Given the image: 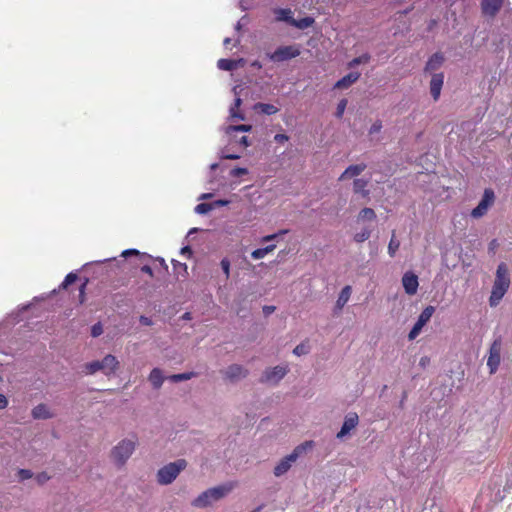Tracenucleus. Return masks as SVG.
I'll return each mask as SVG.
<instances>
[{
  "mask_svg": "<svg viewBox=\"0 0 512 512\" xmlns=\"http://www.w3.org/2000/svg\"><path fill=\"white\" fill-rule=\"evenodd\" d=\"M504 0H482L481 11L482 14L488 17H495L501 10Z\"/></svg>",
  "mask_w": 512,
  "mask_h": 512,
  "instance_id": "13",
  "label": "nucleus"
},
{
  "mask_svg": "<svg viewBox=\"0 0 512 512\" xmlns=\"http://www.w3.org/2000/svg\"><path fill=\"white\" fill-rule=\"evenodd\" d=\"M275 309H276L275 306L265 305L263 307V313H264L265 316H269L270 314H272L275 311Z\"/></svg>",
  "mask_w": 512,
  "mask_h": 512,
  "instance_id": "48",
  "label": "nucleus"
},
{
  "mask_svg": "<svg viewBox=\"0 0 512 512\" xmlns=\"http://www.w3.org/2000/svg\"><path fill=\"white\" fill-rule=\"evenodd\" d=\"M370 60V55L369 54H363L359 57H355L354 59H352L349 63H348V67L349 68H353L357 65H360V64H366L368 63Z\"/></svg>",
  "mask_w": 512,
  "mask_h": 512,
  "instance_id": "30",
  "label": "nucleus"
},
{
  "mask_svg": "<svg viewBox=\"0 0 512 512\" xmlns=\"http://www.w3.org/2000/svg\"><path fill=\"white\" fill-rule=\"evenodd\" d=\"M495 202V193L491 188H486L484 190L483 196L479 204L471 211V217L478 219L483 217L488 209Z\"/></svg>",
  "mask_w": 512,
  "mask_h": 512,
  "instance_id": "6",
  "label": "nucleus"
},
{
  "mask_svg": "<svg viewBox=\"0 0 512 512\" xmlns=\"http://www.w3.org/2000/svg\"><path fill=\"white\" fill-rule=\"evenodd\" d=\"M140 322L143 325H151L152 324V321L148 317H145V316L140 317Z\"/></svg>",
  "mask_w": 512,
  "mask_h": 512,
  "instance_id": "53",
  "label": "nucleus"
},
{
  "mask_svg": "<svg viewBox=\"0 0 512 512\" xmlns=\"http://www.w3.org/2000/svg\"><path fill=\"white\" fill-rule=\"evenodd\" d=\"M347 99H341L337 105V108H336V112H335V116L337 118H342L344 112H345V109L347 107Z\"/></svg>",
  "mask_w": 512,
  "mask_h": 512,
  "instance_id": "34",
  "label": "nucleus"
},
{
  "mask_svg": "<svg viewBox=\"0 0 512 512\" xmlns=\"http://www.w3.org/2000/svg\"><path fill=\"white\" fill-rule=\"evenodd\" d=\"M102 332H103V331H102L101 324H100V322H98V331H97L98 336H99L100 334H102Z\"/></svg>",
  "mask_w": 512,
  "mask_h": 512,
  "instance_id": "64",
  "label": "nucleus"
},
{
  "mask_svg": "<svg viewBox=\"0 0 512 512\" xmlns=\"http://www.w3.org/2000/svg\"><path fill=\"white\" fill-rule=\"evenodd\" d=\"M213 210V204L211 203H200L195 207V212L198 214H207Z\"/></svg>",
  "mask_w": 512,
  "mask_h": 512,
  "instance_id": "32",
  "label": "nucleus"
},
{
  "mask_svg": "<svg viewBox=\"0 0 512 512\" xmlns=\"http://www.w3.org/2000/svg\"><path fill=\"white\" fill-rule=\"evenodd\" d=\"M367 168V165L365 163H360L356 165H350L348 166L345 171L340 175L339 181H343L348 178L357 177L360 175L365 169Z\"/></svg>",
  "mask_w": 512,
  "mask_h": 512,
  "instance_id": "17",
  "label": "nucleus"
},
{
  "mask_svg": "<svg viewBox=\"0 0 512 512\" xmlns=\"http://www.w3.org/2000/svg\"><path fill=\"white\" fill-rule=\"evenodd\" d=\"M287 372V366H276L274 368L267 369L264 372L261 381L277 383L287 374Z\"/></svg>",
  "mask_w": 512,
  "mask_h": 512,
  "instance_id": "9",
  "label": "nucleus"
},
{
  "mask_svg": "<svg viewBox=\"0 0 512 512\" xmlns=\"http://www.w3.org/2000/svg\"><path fill=\"white\" fill-rule=\"evenodd\" d=\"M445 61L444 55L441 52L434 53L426 62L424 72L432 73L441 68Z\"/></svg>",
  "mask_w": 512,
  "mask_h": 512,
  "instance_id": "15",
  "label": "nucleus"
},
{
  "mask_svg": "<svg viewBox=\"0 0 512 512\" xmlns=\"http://www.w3.org/2000/svg\"><path fill=\"white\" fill-rule=\"evenodd\" d=\"M435 312V308L431 305L425 307L421 314L419 315L415 325L423 328L431 319L432 315Z\"/></svg>",
  "mask_w": 512,
  "mask_h": 512,
  "instance_id": "22",
  "label": "nucleus"
},
{
  "mask_svg": "<svg viewBox=\"0 0 512 512\" xmlns=\"http://www.w3.org/2000/svg\"><path fill=\"white\" fill-rule=\"evenodd\" d=\"M351 293H352V288L350 285H346L345 287L342 288L341 292L339 293L336 304H335V311H341L343 309V307L349 301Z\"/></svg>",
  "mask_w": 512,
  "mask_h": 512,
  "instance_id": "19",
  "label": "nucleus"
},
{
  "mask_svg": "<svg viewBox=\"0 0 512 512\" xmlns=\"http://www.w3.org/2000/svg\"><path fill=\"white\" fill-rule=\"evenodd\" d=\"M89 373L93 374L96 371V362H91L88 367Z\"/></svg>",
  "mask_w": 512,
  "mask_h": 512,
  "instance_id": "55",
  "label": "nucleus"
},
{
  "mask_svg": "<svg viewBox=\"0 0 512 512\" xmlns=\"http://www.w3.org/2000/svg\"><path fill=\"white\" fill-rule=\"evenodd\" d=\"M232 489L231 485H220L217 487L209 488L203 493H201L197 498H195L192 502L193 506L204 508L212 503L224 498Z\"/></svg>",
  "mask_w": 512,
  "mask_h": 512,
  "instance_id": "2",
  "label": "nucleus"
},
{
  "mask_svg": "<svg viewBox=\"0 0 512 512\" xmlns=\"http://www.w3.org/2000/svg\"><path fill=\"white\" fill-rule=\"evenodd\" d=\"M76 279H77V275H76L75 273H72V272H71V273H69V274L65 277V279H64V281L62 282L61 286H62L63 288H67L70 284H72L73 282H75V281H76Z\"/></svg>",
  "mask_w": 512,
  "mask_h": 512,
  "instance_id": "39",
  "label": "nucleus"
},
{
  "mask_svg": "<svg viewBox=\"0 0 512 512\" xmlns=\"http://www.w3.org/2000/svg\"><path fill=\"white\" fill-rule=\"evenodd\" d=\"M50 479V476L46 472H41L36 476L38 484L43 485Z\"/></svg>",
  "mask_w": 512,
  "mask_h": 512,
  "instance_id": "43",
  "label": "nucleus"
},
{
  "mask_svg": "<svg viewBox=\"0 0 512 512\" xmlns=\"http://www.w3.org/2000/svg\"><path fill=\"white\" fill-rule=\"evenodd\" d=\"M381 129H382V122L380 120H377L370 127L369 133L370 134H375V133L380 132Z\"/></svg>",
  "mask_w": 512,
  "mask_h": 512,
  "instance_id": "44",
  "label": "nucleus"
},
{
  "mask_svg": "<svg viewBox=\"0 0 512 512\" xmlns=\"http://www.w3.org/2000/svg\"><path fill=\"white\" fill-rule=\"evenodd\" d=\"M241 103H242V100L239 97H237L234 101V107L231 108L230 112H231L232 117H236V118L243 120L244 119L243 115L238 114L236 112V109H238L240 107Z\"/></svg>",
  "mask_w": 512,
  "mask_h": 512,
  "instance_id": "36",
  "label": "nucleus"
},
{
  "mask_svg": "<svg viewBox=\"0 0 512 512\" xmlns=\"http://www.w3.org/2000/svg\"><path fill=\"white\" fill-rule=\"evenodd\" d=\"M400 247V241L397 240L395 231L392 232L391 239L388 244V254L390 257H394Z\"/></svg>",
  "mask_w": 512,
  "mask_h": 512,
  "instance_id": "27",
  "label": "nucleus"
},
{
  "mask_svg": "<svg viewBox=\"0 0 512 512\" xmlns=\"http://www.w3.org/2000/svg\"><path fill=\"white\" fill-rule=\"evenodd\" d=\"M422 328L415 325L412 327V329L410 330L409 334H408V339L409 340H414L421 332Z\"/></svg>",
  "mask_w": 512,
  "mask_h": 512,
  "instance_id": "41",
  "label": "nucleus"
},
{
  "mask_svg": "<svg viewBox=\"0 0 512 512\" xmlns=\"http://www.w3.org/2000/svg\"><path fill=\"white\" fill-rule=\"evenodd\" d=\"M197 376V373L195 372H186V373H180V374H173L169 377V379L172 381V382H180V381H185V380H190L191 378Z\"/></svg>",
  "mask_w": 512,
  "mask_h": 512,
  "instance_id": "28",
  "label": "nucleus"
},
{
  "mask_svg": "<svg viewBox=\"0 0 512 512\" xmlns=\"http://www.w3.org/2000/svg\"><path fill=\"white\" fill-rule=\"evenodd\" d=\"M238 142H239V144H240L242 147H244V148H246V147H248V146L250 145V143L248 142V138H247L246 136H242V137L239 139V141H238Z\"/></svg>",
  "mask_w": 512,
  "mask_h": 512,
  "instance_id": "52",
  "label": "nucleus"
},
{
  "mask_svg": "<svg viewBox=\"0 0 512 512\" xmlns=\"http://www.w3.org/2000/svg\"><path fill=\"white\" fill-rule=\"evenodd\" d=\"M510 287L509 270L505 263H500L496 270L495 280L489 297V305L496 307Z\"/></svg>",
  "mask_w": 512,
  "mask_h": 512,
  "instance_id": "1",
  "label": "nucleus"
},
{
  "mask_svg": "<svg viewBox=\"0 0 512 512\" xmlns=\"http://www.w3.org/2000/svg\"><path fill=\"white\" fill-rule=\"evenodd\" d=\"M300 51L295 46H281L273 53L268 54V57L273 62H283L297 57Z\"/></svg>",
  "mask_w": 512,
  "mask_h": 512,
  "instance_id": "7",
  "label": "nucleus"
},
{
  "mask_svg": "<svg viewBox=\"0 0 512 512\" xmlns=\"http://www.w3.org/2000/svg\"><path fill=\"white\" fill-rule=\"evenodd\" d=\"M211 196H212V195H211L210 193L202 194V195L200 196V199H208V198H210Z\"/></svg>",
  "mask_w": 512,
  "mask_h": 512,
  "instance_id": "63",
  "label": "nucleus"
},
{
  "mask_svg": "<svg viewBox=\"0 0 512 512\" xmlns=\"http://www.w3.org/2000/svg\"><path fill=\"white\" fill-rule=\"evenodd\" d=\"M289 140V137L286 135V134H276L274 136V141L277 142V143H284V142H287Z\"/></svg>",
  "mask_w": 512,
  "mask_h": 512,
  "instance_id": "45",
  "label": "nucleus"
},
{
  "mask_svg": "<svg viewBox=\"0 0 512 512\" xmlns=\"http://www.w3.org/2000/svg\"><path fill=\"white\" fill-rule=\"evenodd\" d=\"M141 271H142L143 273H146V274H148L149 276L153 277V270H152V268H151L149 265H143V266L141 267Z\"/></svg>",
  "mask_w": 512,
  "mask_h": 512,
  "instance_id": "50",
  "label": "nucleus"
},
{
  "mask_svg": "<svg viewBox=\"0 0 512 512\" xmlns=\"http://www.w3.org/2000/svg\"><path fill=\"white\" fill-rule=\"evenodd\" d=\"M182 254H187L188 256L192 255V250L189 246H185L181 249Z\"/></svg>",
  "mask_w": 512,
  "mask_h": 512,
  "instance_id": "54",
  "label": "nucleus"
},
{
  "mask_svg": "<svg viewBox=\"0 0 512 512\" xmlns=\"http://www.w3.org/2000/svg\"><path fill=\"white\" fill-rule=\"evenodd\" d=\"M86 283H87V280L82 283L81 287H80V298H81V302H83V295H84V290H85V287H86Z\"/></svg>",
  "mask_w": 512,
  "mask_h": 512,
  "instance_id": "56",
  "label": "nucleus"
},
{
  "mask_svg": "<svg viewBox=\"0 0 512 512\" xmlns=\"http://www.w3.org/2000/svg\"><path fill=\"white\" fill-rule=\"evenodd\" d=\"M217 67L220 70L224 71H232L238 67V61L232 59H219L217 62Z\"/></svg>",
  "mask_w": 512,
  "mask_h": 512,
  "instance_id": "25",
  "label": "nucleus"
},
{
  "mask_svg": "<svg viewBox=\"0 0 512 512\" xmlns=\"http://www.w3.org/2000/svg\"><path fill=\"white\" fill-rule=\"evenodd\" d=\"M402 285L408 295L412 296L416 294L419 286L418 276L411 271L404 273L402 277Z\"/></svg>",
  "mask_w": 512,
  "mask_h": 512,
  "instance_id": "10",
  "label": "nucleus"
},
{
  "mask_svg": "<svg viewBox=\"0 0 512 512\" xmlns=\"http://www.w3.org/2000/svg\"><path fill=\"white\" fill-rule=\"evenodd\" d=\"M359 423V417L357 413L350 412L345 416L343 425L340 431L337 433V438L342 439L346 436L351 430L355 429Z\"/></svg>",
  "mask_w": 512,
  "mask_h": 512,
  "instance_id": "11",
  "label": "nucleus"
},
{
  "mask_svg": "<svg viewBox=\"0 0 512 512\" xmlns=\"http://www.w3.org/2000/svg\"><path fill=\"white\" fill-rule=\"evenodd\" d=\"M369 181L363 178H357L353 181V192L355 194H361L363 197L369 196V190L367 189Z\"/></svg>",
  "mask_w": 512,
  "mask_h": 512,
  "instance_id": "21",
  "label": "nucleus"
},
{
  "mask_svg": "<svg viewBox=\"0 0 512 512\" xmlns=\"http://www.w3.org/2000/svg\"><path fill=\"white\" fill-rule=\"evenodd\" d=\"M8 403L9 401L7 397L4 394L0 393V410L5 409L8 406Z\"/></svg>",
  "mask_w": 512,
  "mask_h": 512,
  "instance_id": "47",
  "label": "nucleus"
},
{
  "mask_svg": "<svg viewBox=\"0 0 512 512\" xmlns=\"http://www.w3.org/2000/svg\"><path fill=\"white\" fill-rule=\"evenodd\" d=\"M252 66H253V67H256V68H258V69H260V68L262 67V65H261V63H260L259 61H254V62L252 63Z\"/></svg>",
  "mask_w": 512,
  "mask_h": 512,
  "instance_id": "59",
  "label": "nucleus"
},
{
  "mask_svg": "<svg viewBox=\"0 0 512 512\" xmlns=\"http://www.w3.org/2000/svg\"><path fill=\"white\" fill-rule=\"evenodd\" d=\"M225 377L231 381H236L241 378L246 377L247 370L244 369L241 365L233 364L230 365L224 372Z\"/></svg>",
  "mask_w": 512,
  "mask_h": 512,
  "instance_id": "16",
  "label": "nucleus"
},
{
  "mask_svg": "<svg viewBox=\"0 0 512 512\" xmlns=\"http://www.w3.org/2000/svg\"><path fill=\"white\" fill-rule=\"evenodd\" d=\"M248 173V170L246 168H235L233 169L232 171V175L233 176H241V175H246Z\"/></svg>",
  "mask_w": 512,
  "mask_h": 512,
  "instance_id": "46",
  "label": "nucleus"
},
{
  "mask_svg": "<svg viewBox=\"0 0 512 512\" xmlns=\"http://www.w3.org/2000/svg\"><path fill=\"white\" fill-rule=\"evenodd\" d=\"M18 477L21 481L28 480L33 477V473L29 469H19Z\"/></svg>",
  "mask_w": 512,
  "mask_h": 512,
  "instance_id": "38",
  "label": "nucleus"
},
{
  "mask_svg": "<svg viewBox=\"0 0 512 512\" xmlns=\"http://www.w3.org/2000/svg\"><path fill=\"white\" fill-rule=\"evenodd\" d=\"M230 43H231V39L230 38H225L224 41H223V44H224L225 47H228Z\"/></svg>",
  "mask_w": 512,
  "mask_h": 512,
  "instance_id": "62",
  "label": "nucleus"
},
{
  "mask_svg": "<svg viewBox=\"0 0 512 512\" xmlns=\"http://www.w3.org/2000/svg\"><path fill=\"white\" fill-rule=\"evenodd\" d=\"M254 110L265 115H273L279 111L275 105L261 102L254 105Z\"/></svg>",
  "mask_w": 512,
  "mask_h": 512,
  "instance_id": "23",
  "label": "nucleus"
},
{
  "mask_svg": "<svg viewBox=\"0 0 512 512\" xmlns=\"http://www.w3.org/2000/svg\"><path fill=\"white\" fill-rule=\"evenodd\" d=\"M136 447V441L125 439L115 446L111 452L112 459L117 465H124L132 455Z\"/></svg>",
  "mask_w": 512,
  "mask_h": 512,
  "instance_id": "5",
  "label": "nucleus"
},
{
  "mask_svg": "<svg viewBox=\"0 0 512 512\" xmlns=\"http://www.w3.org/2000/svg\"><path fill=\"white\" fill-rule=\"evenodd\" d=\"M497 246H498V242H497V240H496V239H493V240L490 242V244H489V249L493 251L494 249H496V247H497Z\"/></svg>",
  "mask_w": 512,
  "mask_h": 512,
  "instance_id": "57",
  "label": "nucleus"
},
{
  "mask_svg": "<svg viewBox=\"0 0 512 512\" xmlns=\"http://www.w3.org/2000/svg\"><path fill=\"white\" fill-rule=\"evenodd\" d=\"M500 352L501 344L499 341L495 340L490 347L489 357L487 360V366L489 367L491 374L495 373L500 365Z\"/></svg>",
  "mask_w": 512,
  "mask_h": 512,
  "instance_id": "8",
  "label": "nucleus"
},
{
  "mask_svg": "<svg viewBox=\"0 0 512 512\" xmlns=\"http://www.w3.org/2000/svg\"><path fill=\"white\" fill-rule=\"evenodd\" d=\"M251 129H252L251 125H245V124L234 125V126H229L228 127L227 133H232V132H248Z\"/></svg>",
  "mask_w": 512,
  "mask_h": 512,
  "instance_id": "33",
  "label": "nucleus"
},
{
  "mask_svg": "<svg viewBox=\"0 0 512 512\" xmlns=\"http://www.w3.org/2000/svg\"><path fill=\"white\" fill-rule=\"evenodd\" d=\"M309 352V346L308 344L306 343H300L298 344L294 350H293V353L296 355V356H302V355H305Z\"/></svg>",
  "mask_w": 512,
  "mask_h": 512,
  "instance_id": "35",
  "label": "nucleus"
},
{
  "mask_svg": "<svg viewBox=\"0 0 512 512\" xmlns=\"http://www.w3.org/2000/svg\"><path fill=\"white\" fill-rule=\"evenodd\" d=\"M221 268L225 274V278L228 279L230 277V261L227 258L221 260Z\"/></svg>",
  "mask_w": 512,
  "mask_h": 512,
  "instance_id": "40",
  "label": "nucleus"
},
{
  "mask_svg": "<svg viewBox=\"0 0 512 512\" xmlns=\"http://www.w3.org/2000/svg\"><path fill=\"white\" fill-rule=\"evenodd\" d=\"M313 447V441H305L298 445L291 454L284 457L274 468V475L279 477L285 474L291 467V464L297 460V458L305 452L307 449Z\"/></svg>",
  "mask_w": 512,
  "mask_h": 512,
  "instance_id": "4",
  "label": "nucleus"
},
{
  "mask_svg": "<svg viewBox=\"0 0 512 512\" xmlns=\"http://www.w3.org/2000/svg\"><path fill=\"white\" fill-rule=\"evenodd\" d=\"M119 367L117 358L113 355L105 356L101 362L98 361V371H102L106 375L115 374Z\"/></svg>",
  "mask_w": 512,
  "mask_h": 512,
  "instance_id": "12",
  "label": "nucleus"
},
{
  "mask_svg": "<svg viewBox=\"0 0 512 512\" xmlns=\"http://www.w3.org/2000/svg\"><path fill=\"white\" fill-rule=\"evenodd\" d=\"M123 257H128L130 255H135V256H139L140 258H149L150 256H148L147 254L145 253H140L138 250L136 249H128V250H125L122 252L121 254Z\"/></svg>",
  "mask_w": 512,
  "mask_h": 512,
  "instance_id": "37",
  "label": "nucleus"
},
{
  "mask_svg": "<svg viewBox=\"0 0 512 512\" xmlns=\"http://www.w3.org/2000/svg\"><path fill=\"white\" fill-rule=\"evenodd\" d=\"M211 204H213V209L216 208V207H220V206H226L229 204V201L228 200H216L214 202H212Z\"/></svg>",
  "mask_w": 512,
  "mask_h": 512,
  "instance_id": "49",
  "label": "nucleus"
},
{
  "mask_svg": "<svg viewBox=\"0 0 512 512\" xmlns=\"http://www.w3.org/2000/svg\"><path fill=\"white\" fill-rule=\"evenodd\" d=\"M443 84L444 74L433 73L430 81V93L434 101H437L439 99Z\"/></svg>",
  "mask_w": 512,
  "mask_h": 512,
  "instance_id": "14",
  "label": "nucleus"
},
{
  "mask_svg": "<svg viewBox=\"0 0 512 512\" xmlns=\"http://www.w3.org/2000/svg\"><path fill=\"white\" fill-rule=\"evenodd\" d=\"M303 22H304V25L302 27H307L313 23V19L307 17V18L303 19Z\"/></svg>",
  "mask_w": 512,
  "mask_h": 512,
  "instance_id": "58",
  "label": "nucleus"
},
{
  "mask_svg": "<svg viewBox=\"0 0 512 512\" xmlns=\"http://www.w3.org/2000/svg\"><path fill=\"white\" fill-rule=\"evenodd\" d=\"M359 219L372 221L376 218V213L372 208H363L358 216Z\"/></svg>",
  "mask_w": 512,
  "mask_h": 512,
  "instance_id": "29",
  "label": "nucleus"
},
{
  "mask_svg": "<svg viewBox=\"0 0 512 512\" xmlns=\"http://www.w3.org/2000/svg\"><path fill=\"white\" fill-rule=\"evenodd\" d=\"M91 335H92L93 337H96V324H95V325H93V326H91Z\"/></svg>",
  "mask_w": 512,
  "mask_h": 512,
  "instance_id": "60",
  "label": "nucleus"
},
{
  "mask_svg": "<svg viewBox=\"0 0 512 512\" xmlns=\"http://www.w3.org/2000/svg\"><path fill=\"white\" fill-rule=\"evenodd\" d=\"M359 78H360V73L359 72H350L347 75H345L344 77H342L341 79H339L335 83L334 88H336V89H347L352 84H354L356 81H358Z\"/></svg>",
  "mask_w": 512,
  "mask_h": 512,
  "instance_id": "18",
  "label": "nucleus"
},
{
  "mask_svg": "<svg viewBox=\"0 0 512 512\" xmlns=\"http://www.w3.org/2000/svg\"><path fill=\"white\" fill-rule=\"evenodd\" d=\"M32 416L34 419H47L51 417V414L46 405L39 404L33 408Z\"/></svg>",
  "mask_w": 512,
  "mask_h": 512,
  "instance_id": "24",
  "label": "nucleus"
},
{
  "mask_svg": "<svg viewBox=\"0 0 512 512\" xmlns=\"http://www.w3.org/2000/svg\"><path fill=\"white\" fill-rule=\"evenodd\" d=\"M287 232H288V230H281L278 233L264 236L261 241L262 242L272 241V240L276 239L279 235L286 234Z\"/></svg>",
  "mask_w": 512,
  "mask_h": 512,
  "instance_id": "42",
  "label": "nucleus"
},
{
  "mask_svg": "<svg viewBox=\"0 0 512 512\" xmlns=\"http://www.w3.org/2000/svg\"><path fill=\"white\" fill-rule=\"evenodd\" d=\"M148 379L154 389H160L164 382V376H163L161 369H159V368L152 369L149 374Z\"/></svg>",
  "mask_w": 512,
  "mask_h": 512,
  "instance_id": "20",
  "label": "nucleus"
},
{
  "mask_svg": "<svg viewBox=\"0 0 512 512\" xmlns=\"http://www.w3.org/2000/svg\"><path fill=\"white\" fill-rule=\"evenodd\" d=\"M221 157L223 159L235 160V159L240 158V155H238V154H225V153H223Z\"/></svg>",
  "mask_w": 512,
  "mask_h": 512,
  "instance_id": "51",
  "label": "nucleus"
},
{
  "mask_svg": "<svg viewBox=\"0 0 512 512\" xmlns=\"http://www.w3.org/2000/svg\"><path fill=\"white\" fill-rule=\"evenodd\" d=\"M186 467L187 461L185 459H178L164 465L157 472V482L160 485L171 484Z\"/></svg>",
  "mask_w": 512,
  "mask_h": 512,
  "instance_id": "3",
  "label": "nucleus"
},
{
  "mask_svg": "<svg viewBox=\"0 0 512 512\" xmlns=\"http://www.w3.org/2000/svg\"><path fill=\"white\" fill-rule=\"evenodd\" d=\"M428 361H429V359H428L427 357H423V358H421V360H420V364H421L422 366H424Z\"/></svg>",
  "mask_w": 512,
  "mask_h": 512,
  "instance_id": "61",
  "label": "nucleus"
},
{
  "mask_svg": "<svg viewBox=\"0 0 512 512\" xmlns=\"http://www.w3.org/2000/svg\"><path fill=\"white\" fill-rule=\"evenodd\" d=\"M371 236V231L368 228H364L361 232H358L354 235V241L357 243H362L369 239Z\"/></svg>",
  "mask_w": 512,
  "mask_h": 512,
  "instance_id": "31",
  "label": "nucleus"
},
{
  "mask_svg": "<svg viewBox=\"0 0 512 512\" xmlns=\"http://www.w3.org/2000/svg\"><path fill=\"white\" fill-rule=\"evenodd\" d=\"M276 248L275 244L268 245L264 248H258L251 253L253 259L264 258L268 253L274 251Z\"/></svg>",
  "mask_w": 512,
  "mask_h": 512,
  "instance_id": "26",
  "label": "nucleus"
}]
</instances>
